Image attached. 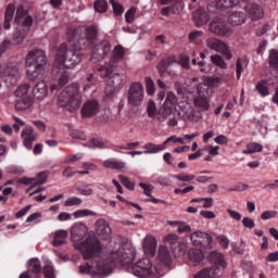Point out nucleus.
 Wrapping results in <instances>:
<instances>
[{"label": "nucleus", "mask_w": 278, "mask_h": 278, "mask_svg": "<svg viewBox=\"0 0 278 278\" xmlns=\"http://www.w3.org/2000/svg\"><path fill=\"white\" fill-rule=\"evenodd\" d=\"M134 260H136V250L131 244L126 243L122 245L118 250H115L111 253L110 261L96 258L92 264L80 265L78 267V273L80 275H91V277H105L112 273V265L119 264L128 268L135 277L139 278H160L162 274L151 264V260L144 257L139 260L134 265Z\"/></svg>", "instance_id": "obj_1"}, {"label": "nucleus", "mask_w": 278, "mask_h": 278, "mask_svg": "<svg viewBox=\"0 0 278 278\" xmlns=\"http://www.w3.org/2000/svg\"><path fill=\"white\" fill-rule=\"evenodd\" d=\"M99 33L94 26H77L68 29V41L60 46L54 61V73L60 75L59 86L68 84L66 68H75L81 63V53L79 51L92 47Z\"/></svg>", "instance_id": "obj_2"}, {"label": "nucleus", "mask_w": 278, "mask_h": 278, "mask_svg": "<svg viewBox=\"0 0 278 278\" xmlns=\"http://www.w3.org/2000/svg\"><path fill=\"white\" fill-rule=\"evenodd\" d=\"M71 238L74 242L75 249L80 251L84 256V260H92V257H98L103 251V244L97 236L88 235V226L84 223H75L71 227ZM86 236H88L86 238ZM84 238H86L84 240ZM84 240V241H81Z\"/></svg>", "instance_id": "obj_3"}, {"label": "nucleus", "mask_w": 278, "mask_h": 278, "mask_svg": "<svg viewBox=\"0 0 278 278\" xmlns=\"http://www.w3.org/2000/svg\"><path fill=\"white\" fill-rule=\"evenodd\" d=\"M26 75L29 81H36L38 77L45 75V66H47V52L41 49H35L27 53L25 59Z\"/></svg>", "instance_id": "obj_4"}, {"label": "nucleus", "mask_w": 278, "mask_h": 278, "mask_svg": "<svg viewBox=\"0 0 278 278\" xmlns=\"http://www.w3.org/2000/svg\"><path fill=\"white\" fill-rule=\"evenodd\" d=\"M58 103L61 108H66L70 112L77 110L81 103V94L79 93V85L72 84L65 87L58 97Z\"/></svg>", "instance_id": "obj_5"}, {"label": "nucleus", "mask_w": 278, "mask_h": 278, "mask_svg": "<svg viewBox=\"0 0 278 278\" xmlns=\"http://www.w3.org/2000/svg\"><path fill=\"white\" fill-rule=\"evenodd\" d=\"M15 23H17L18 26L13 36V41L15 45H21V42L27 38V34H29V27L34 25V18L27 15V11L23 8L22 4L16 9Z\"/></svg>", "instance_id": "obj_6"}, {"label": "nucleus", "mask_w": 278, "mask_h": 278, "mask_svg": "<svg viewBox=\"0 0 278 278\" xmlns=\"http://www.w3.org/2000/svg\"><path fill=\"white\" fill-rule=\"evenodd\" d=\"M208 262L213 264L211 268H204L194 275V278H218L225 273V256L218 251L208 254Z\"/></svg>", "instance_id": "obj_7"}, {"label": "nucleus", "mask_w": 278, "mask_h": 278, "mask_svg": "<svg viewBox=\"0 0 278 278\" xmlns=\"http://www.w3.org/2000/svg\"><path fill=\"white\" fill-rule=\"evenodd\" d=\"M31 92V86L29 84H22L15 89V97L18 99L15 101V109L18 111L29 110L34 105V98L29 96Z\"/></svg>", "instance_id": "obj_8"}, {"label": "nucleus", "mask_w": 278, "mask_h": 278, "mask_svg": "<svg viewBox=\"0 0 278 278\" xmlns=\"http://www.w3.org/2000/svg\"><path fill=\"white\" fill-rule=\"evenodd\" d=\"M127 101L129 105L134 108H140L144 102V85L140 81H134L130 84L127 91Z\"/></svg>", "instance_id": "obj_9"}, {"label": "nucleus", "mask_w": 278, "mask_h": 278, "mask_svg": "<svg viewBox=\"0 0 278 278\" xmlns=\"http://www.w3.org/2000/svg\"><path fill=\"white\" fill-rule=\"evenodd\" d=\"M123 58H125V48H123V46H116L113 50V56L110 62L99 68L101 77H110V75L114 73V68H116V62H118V60H123Z\"/></svg>", "instance_id": "obj_10"}, {"label": "nucleus", "mask_w": 278, "mask_h": 278, "mask_svg": "<svg viewBox=\"0 0 278 278\" xmlns=\"http://www.w3.org/2000/svg\"><path fill=\"white\" fill-rule=\"evenodd\" d=\"M177 96L173 91H168L165 96V101L160 108V113L157 114V121L164 123L169 116L173 115V108L177 105Z\"/></svg>", "instance_id": "obj_11"}, {"label": "nucleus", "mask_w": 278, "mask_h": 278, "mask_svg": "<svg viewBox=\"0 0 278 278\" xmlns=\"http://www.w3.org/2000/svg\"><path fill=\"white\" fill-rule=\"evenodd\" d=\"M208 31L214 36H220L223 38H229L233 35V29L225 22V17H215L208 26Z\"/></svg>", "instance_id": "obj_12"}, {"label": "nucleus", "mask_w": 278, "mask_h": 278, "mask_svg": "<svg viewBox=\"0 0 278 278\" xmlns=\"http://www.w3.org/2000/svg\"><path fill=\"white\" fill-rule=\"evenodd\" d=\"M207 49L212 51H216V53H220L226 60H231L233 54L231 50H229V46L227 43L216 37H210L205 41Z\"/></svg>", "instance_id": "obj_13"}, {"label": "nucleus", "mask_w": 278, "mask_h": 278, "mask_svg": "<svg viewBox=\"0 0 278 278\" xmlns=\"http://www.w3.org/2000/svg\"><path fill=\"white\" fill-rule=\"evenodd\" d=\"M186 91L189 94H194V92H197L198 97H212V93L214 92L212 90V87H210V85L207 83L199 84V78H197V77L191 79V81L187 86Z\"/></svg>", "instance_id": "obj_14"}, {"label": "nucleus", "mask_w": 278, "mask_h": 278, "mask_svg": "<svg viewBox=\"0 0 278 278\" xmlns=\"http://www.w3.org/2000/svg\"><path fill=\"white\" fill-rule=\"evenodd\" d=\"M93 50L91 52V60L94 62H101V60H104L105 55L110 53L112 50V47L110 46V42L108 41H101L100 43H97V37L93 45H91L89 48H92Z\"/></svg>", "instance_id": "obj_15"}, {"label": "nucleus", "mask_w": 278, "mask_h": 278, "mask_svg": "<svg viewBox=\"0 0 278 278\" xmlns=\"http://www.w3.org/2000/svg\"><path fill=\"white\" fill-rule=\"evenodd\" d=\"M190 240L193 247H203L206 244L207 249H212L214 239L205 231L197 230L190 235Z\"/></svg>", "instance_id": "obj_16"}, {"label": "nucleus", "mask_w": 278, "mask_h": 278, "mask_svg": "<svg viewBox=\"0 0 278 278\" xmlns=\"http://www.w3.org/2000/svg\"><path fill=\"white\" fill-rule=\"evenodd\" d=\"M175 112L182 121H194V109L187 101H180L175 106Z\"/></svg>", "instance_id": "obj_17"}, {"label": "nucleus", "mask_w": 278, "mask_h": 278, "mask_svg": "<svg viewBox=\"0 0 278 278\" xmlns=\"http://www.w3.org/2000/svg\"><path fill=\"white\" fill-rule=\"evenodd\" d=\"M21 79V72L18 65H8L2 72V81L10 86L16 84Z\"/></svg>", "instance_id": "obj_18"}, {"label": "nucleus", "mask_w": 278, "mask_h": 278, "mask_svg": "<svg viewBox=\"0 0 278 278\" xmlns=\"http://www.w3.org/2000/svg\"><path fill=\"white\" fill-rule=\"evenodd\" d=\"M94 229L97 236H99L101 240H110L112 237V227H110V223L103 218H100L94 223Z\"/></svg>", "instance_id": "obj_19"}, {"label": "nucleus", "mask_w": 278, "mask_h": 278, "mask_svg": "<svg viewBox=\"0 0 278 278\" xmlns=\"http://www.w3.org/2000/svg\"><path fill=\"white\" fill-rule=\"evenodd\" d=\"M101 112V104L94 99L87 100L81 110L84 118H91Z\"/></svg>", "instance_id": "obj_20"}, {"label": "nucleus", "mask_w": 278, "mask_h": 278, "mask_svg": "<svg viewBox=\"0 0 278 278\" xmlns=\"http://www.w3.org/2000/svg\"><path fill=\"white\" fill-rule=\"evenodd\" d=\"M31 94L36 101H45V99L49 97V86H47V81H38L31 89Z\"/></svg>", "instance_id": "obj_21"}, {"label": "nucleus", "mask_w": 278, "mask_h": 278, "mask_svg": "<svg viewBox=\"0 0 278 278\" xmlns=\"http://www.w3.org/2000/svg\"><path fill=\"white\" fill-rule=\"evenodd\" d=\"M227 21L232 27H238L247 23V14L242 11H230L227 13Z\"/></svg>", "instance_id": "obj_22"}, {"label": "nucleus", "mask_w": 278, "mask_h": 278, "mask_svg": "<svg viewBox=\"0 0 278 278\" xmlns=\"http://www.w3.org/2000/svg\"><path fill=\"white\" fill-rule=\"evenodd\" d=\"M142 247L146 255L153 257L155 251H157V239L153 235H147L143 239Z\"/></svg>", "instance_id": "obj_23"}, {"label": "nucleus", "mask_w": 278, "mask_h": 278, "mask_svg": "<svg viewBox=\"0 0 278 278\" xmlns=\"http://www.w3.org/2000/svg\"><path fill=\"white\" fill-rule=\"evenodd\" d=\"M21 137L23 138V144L25 149H28V151H31V147L38 138V135L34 132V128L27 127L26 129L22 130Z\"/></svg>", "instance_id": "obj_24"}, {"label": "nucleus", "mask_w": 278, "mask_h": 278, "mask_svg": "<svg viewBox=\"0 0 278 278\" xmlns=\"http://www.w3.org/2000/svg\"><path fill=\"white\" fill-rule=\"evenodd\" d=\"M244 10L252 21H260V18H264V9L258 4L250 3L245 5Z\"/></svg>", "instance_id": "obj_25"}, {"label": "nucleus", "mask_w": 278, "mask_h": 278, "mask_svg": "<svg viewBox=\"0 0 278 278\" xmlns=\"http://www.w3.org/2000/svg\"><path fill=\"white\" fill-rule=\"evenodd\" d=\"M52 245L53 247H62L66 244V239L68 238V231L64 229L56 230L52 232Z\"/></svg>", "instance_id": "obj_26"}, {"label": "nucleus", "mask_w": 278, "mask_h": 278, "mask_svg": "<svg viewBox=\"0 0 278 278\" xmlns=\"http://www.w3.org/2000/svg\"><path fill=\"white\" fill-rule=\"evenodd\" d=\"M188 260L192 262L193 266H199L205 260V254L201 249H191L187 253Z\"/></svg>", "instance_id": "obj_27"}, {"label": "nucleus", "mask_w": 278, "mask_h": 278, "mask_svg": "<svg viewBox=\"0 0 278 278\" xmlns=\"http://www.w3.org/2000/svg\"><path fill=\"white\" fill-rule=\"evenodd\" d=\"M104 168H110L111 170H125L127 168V164L123 161L109 159L103 162Z\"/></svg>", "instance_id": "obj_28"}, {"label": "nucleus", "mask_w": 278, "mask_h": 278, "mask_svg": "<svg viewBox=\"0 0 278 278\" xmlns=\"http://www.w3.org/2000/svg\"><path fill=\"white\" fill-rule=\"evenodd\" d=\"M193 105L202 112H207L212 105L210 104V97L197 96L193 100Z\"/></svg>", "instance_id": "obj_29"}, {"label": "nucleus", "mask_w": 278, "mask_h": 278, "mask_svg": "<svg viewBox=\"0 0 278 278\" xmlns=\"http://www.w3.org/2000/svg\"><path fill=\"white\" fill-rule=\"evenodd\" d=\"M28 273L33 274L34 278H40L42 275V268L40 267V261L38 258H31L28 264Z\"/></svg>", "instance_id": "obj_30"}, {"label": "nucleus", "mask_w": 278, "mask_h": 278, "mask_svg": "<svg viewBox=\"0 0 278 278\" xmlns=\"http://www.w3.org/2000/svg\"><path fill=\"white\" fill-rule=\"evenodd\" d=\"M146 151L143 152L146 155H153L155 153H160L166 149L164 142L162 144H155L153 142H148L143 146Z\"/></svg>", "instance_id": "obj_31"}, {"label": "nucleus", "mask_w": 278, "mask_h": 278, "mask_svg": "<svg viewBox=\"0 0 278 278\" xmlns=\"http://www.w3.org/2000/svg\"><path fill=\"white\" fill-rule=\"evenodd\" d=\"M15 8L14 4H9L7 7V11H5V16H4V23L1 26V29H10L11 27V23H12V18H14V12H15Z\"/></svg>", "instance_id": "obj_32"}, {"label": "nucleus", "mask_w": 278, "mask_h": 278, "mask_svg": "<svg viewBox=\"0 0 278 278\" xmlns=\"http://www.w3.org/2000/svg\"><path fill=\"white\" fill-rule=\"evenodd\" d=\"M193 21L198 27H201V25H205L210 21V15L200 9L193 12Z\"/></svg>", "instance_id": "obj_33"}, {"label": "nucleus", "mask_w": 278, "mask_h": 278, "mask_svg": "<svg viewBox=\"0 0 278 278\" xmlns=\"http://www.w3.org/2000/svg\"><path fill=\"white\" fill-rule=\"evenodd\" d=\"M247 66H249V59H247V56H240L237 59V62H236L237 79H240V77H242V73H244Z\"/></svg>", "instance_id": "obj_34"}, {"label": "nucleus", "mask_w": 278, "mask_h": 278, "mask_svg": "<svg viewBox=\"0 0 278 278\" xmlns=\"http://www.w3.org/2000/svg\"><path fill=\"white\" fill-rule=\"evenodd\" d=\"M159 260H160V262L165 264V266H168V264H170V252L168 251V248H166L164 245L160 247Z\"/></svg>", "instance_id": "obj_35"}, {"label": "nucleus", "mask_w": 278, "mask_h": 278, "mask_svg": "<svg viewBox=\"0 0 278 278\" xmlns=\"http://www.w3.org/2000/svg\"><path fill=\"white\" fill-rule=\"evenodd\" d=\"M123 81H125V76L123 74H113V76L110 78V83L112 86L111 90H116V88H121L123 86Z\"/></svg>", "instance_id": "obj_36"}, {"label": "nucleus", "mask_w": 278, "mask_h": 278, "mask_svg": "<svg viewBox=\"0 0 278 278\" xmlns=\"http://www.w3.org/2000/svg\"><path fill=\"white\" fill-rule=\"evenodd\" d=\"M147 112L150 118H155L157 121V114H160V109L157 111V106L155 105V102H153V100L148 101Z\"/></svg>", "instance_id": "obj_37"}, {"label": "nucleus", "mask_w": 278, "mask_h": 278, "mask_svg": "<svg viewBox=\"0 0 278 278\" xmlns=\"http://www.w3.org/2000/svg\"><path fill=\"white\" fill-rule=\"evenodd\" d=\"M42 273L46 278H55V267L53 266V263L48 261L42 268Z\"/></svg>", "instance_id": "obj_38"}, {"label": "nucleus", "mask_w": 278, "mask_h": 278, "mask_svg": "<svg viewBox=\"0 0 278 278\" xmlns=\"http://www.w3.org/2000/svg\"><path fill=\"white\" fill-rule=\"evenodd\" d=\"M240 3V0H216V8H236Z\"/></svg>", "instance_id": "obj_39"}, {"label": "nucleus", "mask_w": 278, "mask_h": 278, "mask_svg": "<svg viewBox=\"0 0 278 278\" xmlns=\"http://www.w3.org/2000/svg\"><path fill=\"white\" fill-rule=\"evenodd\" d=\"M256 90L261 94V97H268L270 92L268 91V81L261 80L256 84Z\"/></svg>", "instance_id": "obj_40"}, {"label": "nucleus", "mask_w": 278, "mask_h": 278, "mask_svg": "<svg viewBox=\"0 0 278 278\" xmlns=\"http://www.w3.org/2000/svg\"><path fill=\"white\" fill-rule=\"evenodd\" d=\"M211 62L218 66V68L227 70L228 64L223 60V56L219 54L211 55Z\"/></svg>", "instance_id": "obj_41"}, {"label": "nucleus", "mask_w": 278, "mask_h": 278, "mask_svg": "<svg viewBox=\"0 0 278 278\" xmlns=\"http://www.w3.org/2000/svg\"><path fill=\"white\" fill-rule=\"evenodd\" d=\"M180 241L176 233H168L163 237V242L170 244L172 249Z\"/></svg>", "instance_id": "obj_42"}, {"label": "nucleus", "mask_w": 278, "mask_h": 278, "mask_svg": "<svg viewBox=\"0 0 278 278\" xmlns=\"http://www.w3.org/2000/svg\"><path fill=\"white\" fill-rule=\"evenodd\" d=\"M172 249H173L174 252L177 253V255H186V252L188 251V243L180 240Z\"/></svg>", "instance_id": "obj_43"}, {"label": "nucleus", "mask_w": 278, "mask_h": 278, "mask_svg": "<svg viewBox=\"0 0 278 278\" xmlns=\"http://www.w3.org/2000/svg\"><path fill=\"white\" fill-rule=\"evenodd\" d=\"M74 218H86V216H97L94 211L88 208L77 210L73 213Z\"/></svg>", "instance_id": "obj_44"}, {"label": "nucleus", "mask_w": 278, "mask_h": 278, "mask_svg": "<svg viewBox=\"0 0 278 278\" xmlns=\"http://www.w3.org/2000/svg\"><path fill=\"white\" fill-rule=\"evenodd\" d=\"M146 92L148 97H153L155 94V83L151 77H146Z\"/></svg>", "instance_id": "obj_45"}, {"label": "nucleus", "mask_w": 278, "mask_h": 278, "mask_svg": "<svg viewBox=\"0 0 278 278\" xmlns=\"http://www.w3.org/2000/svg\"><path fill=\"white\" fill-rule=\"evenodd\" d=\"M76 190L83 195V197H92L94 190L90 188V185H81L76 188Z\"/></svg>", "instance_id": "obj_46"}, {"label": "nucleus", "mask_w": 278, "mask_h": 278, "mask_svg": "<svg viewBox=\"0 0 278 278\" xmlns=\"http://www.w3.org/2000/svg\"><path fill=\"white\" fill-rule=\"evenodd\" d=\"M223 81H224L223 78L218 76H212L207 78L206 84L208 85L210 88H218V86H220Z\"/></svg>", "instance_id": "obj_47"}, {"label": "nucleus", "mask_w": 278, "mask_h": 278, "mask_svg": "<svg viewBox=\"0 0 278 278\" xmlns=\"http://www.w3.org/2000/svg\"><path fill=\"white\" fill-rule=\"evenodd\" d=\"M83 159H84V154L81 153L67 155L64 159V164H75V162H79V160H83Z\"/></svg>", "instance_id": "obj_48"}, {"label": "nucleus", "mask_w": 278, "mask_h": 278, "mask_svg": "<svg viewBox=\"0 0 278 278\" xmlns=\"http://www.w3.org/2000/svg\"><path fill=\"white\" fill-rule=\"evenodd\" d=\"M94 10L96 12H100V13L108 12V1L97 0L94 2Z\"/></svg>", "instance_id": "obj_49"}, {"label": "nucleus", "mask_w": 278, "mask_h": 278, "mask_svg": "<svg viewBox=\"0 0 278 278\" xmlns=\"http://www.w3.org/2000/svg\"><path fill=\"white\" fill-rule=\"evenodd\" d=\"M247 149H249L251 153H262V151H264V146L257 142H250L247 144Z\"/></svg>", "instance_id": "obj_50"}, {"label": "nucleus", "mask_w": 278, "mask_h": 278, "mask_svg": "<svg viewBox=\"0 0 278 278\" xmlns=\"http://www.w3.org/2000/svg\"><path fill=\"white\" fill-rule=\"evenodd\" d=\"M203 30H192L188 38L191 42H199V40H201V38H203Z\"/></svg>", "instance_id": "obj_51"}, {"label": "nucleus", "mask_w": 278, "mask_h": 278, "mask_svg": "<svg viewBox=\"0 0 278 278\" xmlns=\"http://www.w3.org/2000/svg\"><path fill=\"white\" fill-rule=\"evenodd\" d=\"M118 179H119L121 184L123 186H125V188H127V190H134L136 185L134 182H131V180H129V177L119 175Z\"/></svg>", "instance_id": "obj_52"}, {"label": "nucleus", "mask_w": 278, "mask_h": 278, "mask_svg": "<svg viewBox=\"0 0 278 278\" xmlns=\"http://www.w3.org/2000/svg\"><path fill=\"white\" fill-rule=\"evenodd\" d=\"M7 173H9L10 175H23V173H25V169L22 166L10 165L7 167Z\"/></svg>", "instance_id": "obj_53"}, {"label": "nucleus", "mask_w": 278, "mask_h": 278, "mask_svg": "<svg viewBox=\"0 0 278 278\" xmlns=\"http://www.w3.org/2000/svg\"><path fill=\"white\" fill-rule=\"evenodd\" d=\"M269 64L271 68H277L278 70V51L277 50H271L269 54Z\"/></svg>", "instance_id": "obj_54"}, {"label": "nucleus", "mask_w": 278, "mask_h": 278, "mask_svg": "<svg viewBox=\"0 0 278 278\" xmlns=\"http://www.w3.org/2000/svg\"><path fill=\"white\" fill-rule=\"evenodd\" d=\"M277 211L275 210H270V211H264L262 214H261V219L262 220H270L273 218H277Z\"/></svg>", "instance_id": "obj_55"}, {"label": "nucleus", "mask_w": 278, "mask_h": 278, "mask_svg": "<svg viewBox=\"0 0 278 278\" xmlns=\"http://www.w3.org/2000/svg\"><path fill=\"white\" fill-rule=\"evenodd\" d=\"M136 12H137V9L136 8H130L126 14H125V18H126V23H134L136 21Z\"/></svg>", "instance_id": "obj_56"}, {"label": "nucleus", "mask_w": 278, "mask_h": 278, "mask_svg": "<svg viewBox=\"0 0 278 278\" xmlns=\"http://www.w3.org/2000/svg\"><path fill=\"white\" fill-rule=\"evenodd\" d=\"M83 200L78 197H71L65 201V207H73L74 205H81Z\"/></svg>", "instance_id": "obj_57"}, {"label": "nucleus", "mask_w": 278, "mask_h": 278, "mask_svg": "<svg viewBox=\"0 0 278 278\" xmlns=\"http://www.w3.org/2000/svg\"><path fill=\"white\" fill-rule=\"evenodd\" d=\"M110 3L113 8L114 14H116V16H121V14L124 12L123 5L115 0H110Z\"/></svg>", "instance_id": "obj_58"}, {"label": "nucleus", "mask_w": 278, "mask_h": 278, "mask_svg": "<svg viewBox=\"0 0 278 278\" xmlns=\"http://www.w3.org/2000/svg\"><path fill=\"white\" fill-rule=\"evenodd\" d=\"M226 212L232 220H236V222L242 220V214H240V212L233 208H227Z\"/></svg>", "instance_id": "obj_59"}, {"label": "nucleus", "mask_w": 278, "mask_h": 278, "mask_svg": "<svg viewBox=\"0 0 278 278\" xmlns=\"http://www.w3.org/2000/svg\"><path fill=\"white\" fill-rule=\"evenodd\" d=\"M247 248V242L241 241L240 243H232V249L235 253L238 255H242L244 253V249Z\"/></svg>", "instance_id": "obj_60"}, {"label": "nucleus", "mask_w": 278, "mask_h": 278, "mask_svg": "<svg viewBox=\"0 0 278 278\" xmlns=\"http://www.w3.org/2000/svg\"><path fill=\"white\" fill-rule=\"evenodd\" d=\"M218 244L223 247V249H229V238L225 235H219L216 237Z\"/></svg>", "instance_id": "obj_61"}, {"label": "nucleus", "mask_w": 278, "mask_h": 278, "mask_svg": "<svg viewBox=\"0 0 278 278\" xmlns=\"http://www.w3.org/2000/svg\"><path fill=\"white\" fill-rule=\"evenodd\" d=\"M47 177H49V175L45 172L38 174V176L35 177V186H42L43 184H47Z\"/></svg>", "instance_id": "obj_62"}, {"label": "nucleus", "mask_w": 278, "mask_h": 278, "mask_svg": "<svg viewBox=\"0 0 278 278\" xmlns=\"http://www.w3.org/2000/svg\"><path fill=\"white\" fill-rule=\"evenodd\" d=\"M17 184H22L23 186H36V178L22 177L17 180Z\"/></svg>", "instance_id": "obj_63"}, {"label": "nucleus", "mask_w": 278, "mask_h": 278, "mask_svg": "<svg viewBox=\"0 0 278 278\" xmlns=\"http://www.w3.org/2000/svg\"><path fill=\"white\" fill-rule=\"evenodd\" d=\"M178 233H190L192 231V227L186 224V222H180V225L177 228Z\"/></svg>", "instance_id": "obj_64"}]
</instances>
